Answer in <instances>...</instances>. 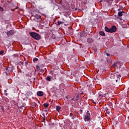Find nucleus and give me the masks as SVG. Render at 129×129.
<instances>
[{
    "mask_svg": "<svg viewBox=\"0 0 129 129\" xmlns=\"http://www.w3.org/2000/svg\"><path fill=\"white\" fill-rule=\"evenodd\" d=\"M78 102H79V103H80V104H81V101H78Z\"/></svg>",
    "mask_w": 129,
    "mask_h": 129,
    "instance_id": "nucleus-37",
    "label": "nucleus"
},
{
    "mask_svg": "<svg viewBox=\"0 0 129 129\" xmlns=\"http://www.w3.org/2000/svg\"><path fill=\"white\" fill-rule=\"evenodd\" d=\"M0 11L1 12H4V8H3V7H0Z\"/></svg>",
    "mask_w": 129,
    "mask_h": 129,
    "instance_id": "nucleus-26",
    "label": "nucleus"
},
{
    "mask_svg": "<svg viewBox=\"0 0 129 129\" xmlns=\"http://www.w3.org/2000/svg\"><path fill=\"white\" fill-rule=\"evenodd\" d=\"M1 109L3 110V112L5 111V108H4V107H2Z\"/></svg>",
    "mask_w": 129,
    "mask_h": 129,
    "instance_id": "nucleus-27",
    "label": "nucleus"
},
{
    "mask_svg": "<svg viewBox=\"0 0 129 129\" xmlns=\"http://www.w3.org/2000/svg\"><path fill=\"white\" fill-rule=\"evenodd\" d=\"M62 20L64 21V19H62Z\"/></svg>",
    "mask_w": 129,
    "mask_h": 129,
    "instance_id": "nucleus-44",
    "label": "nucleus"
},
{
    "mask_svg": "<svg viewBox=\"0 0 129 129\" xmlns=\"http://www.w3.org/2000/svg\"><path fill=\"white\" fill-rule=\"evenodd\" d=\"M99 34L100 36H105V33L103 31H100Z\"/></svg>",
    "mask_w": 129,
    "mask_h": 129,
    "instance_id": "nucleus-15",
    "label": "nucleus"
},
{
    "mask_svg": "<svg viewBox=\"0 0 129 129\" xmlns=\"http://www.w3.org/2000/svg\"><path fill=\"white\" fill-rule=\"evenodd\" d=\"M4 92H5V93H6V92H7V90H5L4 91Z\"/></svg>",
    "mask_w": 129,
    "mask_h": 129,
    "instance_id": "nucleus-38",
    "label": "nucleus"
},
{
    "mask_svg": "<svg viewBox=\"0 0 129 129\" xmlns=\"http://www.w3.org/2000/svg\"><path fill=\"white\" fill-rule=\"evenodd\" d=\"M93 103H94V104H96V103L94 101H93Z\"/></svg>",
    "mask_w": 129,
    "mask_h": 129,
    "instance_id": "nucleus-33",
    "label": "nucleus"
},
{
    "mask_svg": "<svg viewBox=\"0 0 129 129\" xmlns=\"http://www.w3.org/2000/svg\"><path fill=\"white\" fill-rule=\"evenodd\" d=\"M13 56H16L15 54L13 55Z\"/></svg>",
    "mask_w": 129,
    "mask_h": 129,
    "instance_id": "nucleus-42",
    "label": "nucleus"
},
{
    "mask_svg": "<svg viewBox=\"0 0 129 129\" xmlns=\"http://www.w3.org/2000/svg\"><path fill=\"white\" fill-rule=\"evenodd\" d=\"M29 35L32 37V38H33L35 40H41V35L40 34L32 32H29Z\"/></svg>",
    "mask_w": 129,
    "mask_h": 129,
    "instance_id": "nucleus-1",
    "label": "nucleus"
},
{
    "mask_svg": "<svg viewBox=\"0 0 129 129\" xmlns=\"http://www.w3.org/2000/svg\"><path fill=\"white\" fill-rule=\"evenodd\" d=\"M44 64H41L39 66H37L36 69H38L41 73H44V69H43V67H44Z\"/></svg>",
    "mask_w": 129,
    "mask_h": 129,
    "instance_id": "nucleus-4",
    "label": "nucleus"
},
{
    "mask_svg": "<svg viewBox=\"0 0 129 129\" xmlns=\"http://www.w3.org/2000/svg\"><path fill=\"white\" fill-rule=\"evenodd\" d=\"M66 98L67 99H69V98L68 97H66Z\"/></svg>",
    "mask_w": 129,
    "mask_h": 129,
    "instance_id": "nucleus-36",
    "label": "nucleus"
},
{
    "mask_svg": "<svg viewBox=\"0 0 129 129\" xmlns=\"http://www.w3.org/2000/svg\"><path fill=\"white\" fill-rule=\"evenodd\" d=\"M38 60H39L38 58L35 57L33 59V61L35 63V62H37V61H38Z\"/></svg>",
    "mask_w": 129,
    "mask_h": 129,
    "instance_id": "nucleus-19",
    "label": "nucleus"
},
{
    "mask_svg": "<svg viewBox=\"0 0 129 129\" xmlns=\"http://www.w3.org/2000/svg\"><path fill=\"white\" fill-rule=\"evenodd\" d=\"M27 95H31V94H33V93H32V92H28L27 93Z\"/></svg>",
    "mask_w": 129,
    "mask_h": 129,
    "instance_id": "nucleus-24",
    "label": "nucleus"
},
{
    "mask_svg": "<svg viewBox=\"0 0 129 129\" xmlns=\"http://www.w3.org/2000/svg\"><path fill=\"white\" fill-rule=\"evenodd\" d=\"M27 65H28V62H27V61H26L25 62V66H27Z\"/></svg>",
    "mask_w": 129,
    "mask_h": 129,
    "instance_id": "nucleus-30",
    "label": "nucleus"
},
{
    "mask_svg": "<svg viewBox=\"0 0 129 129\" xmlns=\"http://www.w3.org/2000/svg\"><path fill=\"white\" fill-rule=\"evenodd\" d=\"M42 116H43V120H45V119H46V115H45L44 113L42 114Z\"/></svg>",
    "mask_w": 129,
    "mask_h": 129,
    "instance_id": "nucleus-22",
    "label": "nucleus"
},
{
    "mask_svg": "<svg viewBox=\"0 0 129 129\" xmlns=\"http://www.w3.org/2000/svg\"><path fill=\"white\" fill-rule=\"evenodd\" d=\"M7 94H6V95H7Z\"/></svg>",
    "mask_w": 129,
    "mask_h": 129,
    "instance_id": "nucleus-45",
    "label": "nucleus"
},
{
    "mask_svg": "<svg viewBox=\"0 0 129 129\" xmlns=\"http://www.w3.org/2000/svg\"><path fill=\"white\" fill-rule=\"evenodd\" d=\"M43 106H44V107H48L49 106V103H44Z\"/></svg>",
    "mask_w": 129,
    "mask_h": 129,
    "instance_id": "nucleus-18",
    "label": "nucleus"
},
{
    "mask_svg": "<svg viewBox=\"0 0 129 129\" xmlns=\"http://www.w3.org/2000/svg\"><path fill=\"white\" fill-rule=\"evenodd\" d=\"M34 21H35V20H36V19H34Z\"/></svg>",
    "mask_w": 129,
    "mask_h": 129,
    "instance_id": "nucleus-41",
    "label": "nucleus"
},
{
    "mask_svg": "<svg viewBox=\"0 0 129 129\" xmlns=\"http://www.w3.org/2000/svg\"><path fill=\"white\" fill-rule=\"evenodd\" d=\"M32 17H34L37 19V20H39V19H41V16L38 14H35L34 16H33Z\"/></svg>",
    "mask_w": 129,
    "mask_h": 129,
    "instance_id": "nucleus-8",
    "label": "nucleus"
},
{
    "mask_svg": "<svg viewBox=\"0 0 129 129\" xmlns=\"http://www.w3.org/2000/svg\"><path fill=\"white\" fill-rule=\"evenodd\" d=\"M32 18H33V17H31V18L32 19Z\"/></svg>",
    "mask_w": 129,
    "mask_h": 129,
    "instance_id": "nucleus-43",
    "label": "nucleus"
},
{
    "mask_svg": "<svg viewBox=\"0 0 129 129\" xmlns=\"http://www.w3.org/2000/svg\"><path fill=\"white\" fill-rule=\"evenodd\" d=\"M100 3H102V0H101V1H100Z\"/></svg>",
    "mask_w": 129,
    "mask_h": 129,
    "instance_id": "nucleus-39",
    "label": "nucleus"
},
{
    "mask_svg": "<svg viewBox=\"0 0 129 129\" xmlns=\"http://www.w3.org/2000/svg\"><path fill=\"white\" fill-rule=\"evenodd\" d=\"M105 31H106V32H109V33H114V32L116 31V26H113L110 29L107 28V27H105Z\"/></svg>",
    "mask_w": 129,
    "mask_h": 129,
    "instance_id": "nucleus-2",
    "label": "nucleus"
},
{
    "mask_svg": "<svg viewBox=\"0 0 129 129\" xmlns=\"http://www.w3.org/2000/svg\"><path fill=\"white\" fill-rule=\"evenodd\" d=\"M113 66H116V63H114V64H113Z\"/></svg>",
    "mask_w": 129,
    "mask_h": 129,
    "instance_id": "nucleus-35",
    "label": "nucleus"
},
{
    "mask_svg": "<svg viewBox=\"0 0 129 129\" xmlns=\"http://www.w3.org/2000/svg\"><path fill=\"white\" fill-rule=\"evenodd\" d=\"M36 94H37V96H43V95H44V92H43L41 91H39L37 92Z\"/></svg>",
    "mask_w": 129,
    "mask_h": 129,
    "instance_id": "nucleus-6",
    "label": "nucleus"
},
{
    "mask_svg": "<svg viewBox=\"0 0 129 129\" xmlns=\"http://www.w3.org/2000/svg\"><path fill=\"white\" fill-rule=\"evenodd\" d=\"M81 97V94H79L76 96V100L77 101L78 100H79V99Z\"/></svg>",
    "mask_w": 129,
    "mask_h": 129,
    "instance_id": "nucleus-10",
    "label": "nucleus"
},
{
    "mask_svg": "<svg viewBox=\"0 0 129 129\" xmlns=\"http://www.w3.org/2000/svg\"><path fill=\"white\" fill-rule=\"evenodd\" d=\"M93 42V39L91 38H89L87 39V42L88 43H92Z\"/></svg>",
    "mask_w": 129,
    "mask_h": 129,
    "instance_id": "nucleus-11",
    "label": "nucleus"
},
{
    "mask_svg": "<svg viewBox=\"0 0 129 129\" xmlns=\"http://www.w3.org/2000/svg\"><path fill=\"white\" fill-rule=\"evenodd\" d=\"M84 119L85 121H89V120H90V113H89V111H87V113L85 115Z\"/></svg>",
    "mask_w": 129,
    "mask_h": 129,
    "instance_id": "nucleus-3",
    "label": "nucleus"
},
{
    "mask_svg": "<svg viewBox=\"0 0 129 129\" xmlns=\"http://www.w3.org/2000/svg\"><path fill=\"white\" fill-rule=\"evenodd\" d=\"M56 109L57 111H58V112H59V111H60V109H61V107L56 106Z\"/></svg>",
    "mask_w": 129,
    "mask_h": 129,
    "instance_id": "nucleus-17",
    "label": "nucleus"
},
{
    "mask_svg": "<svg viewBox=\"0 0 129 129\" xmlns=\"http://www.w3.org/2000/svg\"><path fill=\"white\" fill-rule=\"evenodd\" d=\"M120 9H118V11H119Z\"/></svg>",
    "mask_w": 129,
    "mask_h": 129,
    "instance_id": "nucleus-40",
    "label": "nucleus"
},
{
    "mask_svg": "<svg viewBox=\"0 0 129 129\" xmlns=\"http://www.w3.org/2000/svg\"><path fill=\"white\" fill-rule=\"evenodd\" d=\"M20 64H21V65H24V62L20 61Z\"/></svg>",
    "mask_w": 129,
    "mask_h": 129,
    "instance_id": "nucleus-28",
    "label": "nucleus"
},
{
    "mask_svg": "<svg viewBox=\"0 0 129 129\" xmlns=\"http://www.w3.org/2000/svg\"><path fill=\"white\" fill-rule=\"evenodd\" d=\"M15 34V31L14 30H10L9 31L7 32V35L8 37H11V36H13Z\"/></svg>",
    "mask_w": 129,
    "mask_h": 129,
    "instance_id": "nucleus-5",
    "label": "nucleus"
},
{
    "mask_svg": "<svg viewBox=\"0 0 129 129\" xmlns=\"http://www.w3.org/2000/svg\"><path fill=\"white\" fill-rule=\"evenodd\" d=\"M4 52H5V51L4 50H2L0 51V55H2V54H4Z\"/></svg>",
    "mask_w": 129,
    "mask_h": 129,
    "instance_id": "nucleus-23",
    "label": "nucleus"
},
{
    "mask_svg": "<svg viewBox=\"0 0 129 129\" xmlns=\"http://www.w3.org/2000/svg\"><path fill=\"white\" fill-rule=\"evenodd\" d=\"M106 55L107 57H110V54L108 53H106Z\"/></svg>",
    "mask_w": 129,
    "mask_h": 129,
    "instance_id": "nucleus-25",
    "label": "nucleus"
},
{
    "mask_svg": "<svg viewBox=\"0 0 129 129\" xmlns=\"http://www.w3.org/2000/svg\"><path fill=\"white\" fill-rule=\"evenodd\" d=\"M105 94V97H106V96H108V97H109V93L106 92Z\"/></svg>",
    "mask_w": 129,
    "mask_h": 129,
    "instance_id": "nucleus-21",
    "label": "nucleus"
},
{
    "mask_svg": "<svg viewBox=\"0 0 129 129\" xmlns=\"http://www.w3.org/2000/svg\"><path fill=\"white\" fill-rule=\"evenodd\" d=\"M99 97H105V94L103 93H99Z\"/></svg>",
    "mask_w": 129,
    "mask_h": 129,
    "instance_id": "nucleus-12",
    "label": "nucleus"
},
{
    "mask_svg": "<svg viewBox=\"0 0 129 129\" xmlns=\"http://www.w3.org/2000/svg\"><path fill=\"white\" fill-rule=\"evenodd\" d=\"M107 2H110V1H112V0H106Z\"/></svg>",
    "mask_w": 129,
    "mask_h": 129,
    "instance_id": "nucleus-32",
    "label": "nucleus"
},
{
    "mask_svg": "<svg viewBox=\"0 0 129 129\" xmlns=\"http://www.w3.org/2000/svg\"><path fill=\"white\" fill-rule=\"evenodd\" d=\"M6 70H8V72H13V69L11 68H6Z\"/></svg>",
    "mask_w": 129,
    "mask_h": 129,
    "instance_id": "nucleus-14",
    "label": "nucleus"
},
{
    "mask_svg": "<svg viewBox=\"0 0 129 129\" xmlns=\"http://www.w3.org/2000/svg\"><path fill=\"white\" fill-rule=\"evenodd\" d=\"M57 24H58V26H60V25H63V24H64V21H58Z\"/></svg>",
    "mask_w": 129,
    "mask_h": 129,
    "instance_id": "nucleus-16",
    "label": "nucleus"
},
{
    "mask_svg": "<svg viewBox=\"0 0 129 129\" xmlns=\"http://www.w3.org/2000/svg\"><path fill=\"white\" fill-rule=\"evenodd\" d=\"M110 105V106H111V105H112V103H110V104H109Z\"/></svg>",
    "mask_w": 129,
    "mask_h": 129,
    "instance_id": "nucleus-34",
    "label": "nucleus"
},
{
    "mask_svg": "<svg viewBox=\"0 0 129 129\" xmlns=\"http://www.w3.org/2000/svg\"><path fill=\"white\" fill-rule=\"evenodd\" d=\"M52 78V77L50 76H48L46 77V81H51V79Z\"/></svg>",
    "mask_w": 129,
    "mask_h": 129,
    "instance_id": "nucleus-13",
    "label": "nucleus"
},
{
    "mask_svg": "<svg viewBox=\"0 0 129 129\" xmlns=\"http://www.w3.org/2000/svg\"><path fill=\"white\" fill-rule=\"evenodd\" d=\"M122 14H124V12L119 11L118 13V17H122Z\"/></svg>",
    "mask_w": 129,
    "mask_h": 129,
    "instance_id": "nucleus-9",
    "label": "nucleus"
},
{
    "mask_svg": "<svg viewBox=\"0 0 129 129\" xmlns=\"http://www.w3.org/2000/svg\"><path fill=\"white\" fill-rule=\"evenodd\" d=\"M114 76H116V77H117V78H118V77H121V76H120V74H119V73L118 72H115L114 74Z\"/></svg>",
    "mask_w": 129,
    "mask_h": 129,
    "instance_id": "nucleus-7",
    "label": "nucleus"
},
{
    "mask_svg": "<svg viewBox=\"0 0 129 129\" xmlns=\"http://www.w3.org/2000/svg\"><path fill=\"white\" fill-rule=\"evenodd\" d=\"M110 113V109L106 110V113H107V114H109Z\"/></svg>",
    "mask_w": 129,
    "mask_h": 129,
    "instance_id": "nucleus-20",
    "label": "nucleus"
},
{
    "mask_svg": "<svg viewBox=\"0 0 129 129\" xmlns=\"http://www.w3.org/2000/svg\"><path fill=\"white\" fill-rule=\"evenodd\" d=\"M105 109L106 110H108L109 109H108V107H105Z\"/></svg>",
    "mask_w": 129,
    "mask_h": 129,
    "instance_id": "nucleus-29",
    "label": "nucleus"
},
{
    "mask_svg": "<svg viewBox=\"0 0 129 129\" xmlns=\"http://www.w3.org/2000/svg\"><path fill=\"white\" fill-rule=\"evenodd\" d=\"M71 100H73V101H75V99H74V98H72Z\"/></svg>",
    "mask_w": 129,
    "mask_h": 129,
    "instance_id": "nucleus-31",
    "label": "nucleus"
}]
</instances>
